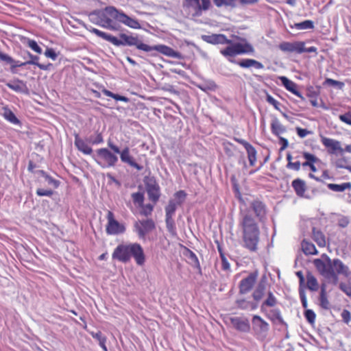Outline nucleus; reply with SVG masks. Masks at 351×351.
Listing matches in <instances>:
<instances>
[{
    "mask_svg": "<svg viewBox=\"0 0 351 351\" xmlns=\"http://www.w3.org/2000/svg\"><path fill=\"white\" fill-rule=\"evenodd\" d=\"M301 246L303 252L306 255L317 254L315 245L310 241L303 240Z\"/></svg>",
    "mask_w": 351,
    "mask_h": 351,
    "instance_id": "38",
    "label": "nucleus"
},
{
    "mask_svg": "<svg viewBox=\"0 0 351 351\" xmlns=\"http://www.w3.org/2000/svg\"><path fill=\"white\" fill-rule=\"evenodd\" d=\"M299 295H300V298L302 306L305 309H306L307 305H308L307 300H306V297L305 291L302 287H300V289H299Z\"/></svg>",
    "mask_w": 351,
    "mask_h": 351,
    "instance_id": "58",
    "label": "nucleus"
},
{
    "mask_svg": "<svg viewBox=\"0 0 351 351\" xmlns=\"http://www.w3.org/2000/svg\"><path fill=\"white\" fill-rule=\"evenodd\" d=\"M6 86L11 90L18 93H23L27 88L25 83L19 79L6 83Z\"/></svg>",
    "mask_w": 351,
    "mask_h": 351,
    "instance_id": "31",
    "label": "nucleus"
},
{
    "mask_svg": "<svg viewBox=\"0 0 351 351\" xmlns=\"http://www.w3.org/2000/svg\"><path fill=\"white\" fill-rule=\"evenodd\" d=\"M103 141L104 139L101 133H98L95 138H92V137H90L88 139V142L93 145H98L103 143Z\"/></svg>",
    "mask_w": 351,
    "mask_h": 351,
    "instance_id": "59",
    "label": "nucleus"
},
{
    "mask_svg": "<svg viewBox=\"0 0 351 351\" xmlns=\"http://www.w3.org/2000/svg\"><path fill=\"white\" fill-rule=\"evenodd\" d=\"M313 237L318 245L324 246L326 245L325 237L321 232L315 231L313 229Z\"/></svg>",
    "mask_w": 351,
    "mask_h": 351,
    "instance_id": "49",
    "label": "nucleus"
},
{
    "mask_svg": "<svg viewBox=\"0 0 351 351\" xmlns=\"http://www.w3.org/2000/svg\"><path fill=\"white\" fill-rule=\"evenodd\" d=\"M27 45L29 47H30L33 51L38 53H42V49L37 44L36 41L34 40H29L27 42Z\"/></svg>",
    "mask_w": 351,
    "mask_h": 351,
    "instance_id": "56",
    "label": "nucleus"
},
{
    "mask_svg": "<svg viewBox=\"0 0 351 351\" xmlns=\"http://www.w3.org/2000/svg\"><path fill=\"white\" fill-rule=\"evenodd\" d=\"M0 60L5 62L11 64L10 70L12 73H15V69L18 66H23L26 65V62H20L19 61L14 60L11 56L8 54L3 53L0 51Z\"/></svg>",
    "mask_w": 351,
    "mask_h": 351,
    "instance_id": "25",
    "label": "nucleus"
},
{
    "mask_svg": "<svg viewBox=\"0 0 351 351\" xmlns=\"http://www.w3.org/2000/svg\"><path fill=\"white\" fill-rule=\"evenodd\" d=\"M74 143L80 152L86 155H93V149L85 141L80 137L78 134H75Z\"/></svg>",
    "mask_w": 351,
    "mask_h": 351,
    "instance_id": "20",
    "label": "nucleus"
},
{
    "mask_svg": "<svg viewBox=\"0 0 351 351\" xmlns=\"http://www.w3.org/2000/svg\"><path fill=\"white\" fill-rule=\"evenodd\" d=\"M243 41L244 43H232L237 55L253 53L254 52L253 46L245 40Z\"/></svg>",
    "mask_w": 351,
    "mask_h": 351,
    "instance_id": "19",
    "label": "nucleus"
},
{
    "mask_svg": "<svg viewBox=\"0 0 351 351\" xmlns=\"http://www.w3.org/2000/svg\"><path fill=\"white\" fill-rule=\"evenodd\" d=\"M303 156L306 160V161L303 162L302 165L303 167L311 166V170L313 172H315L317 169L315 166V163L319 162V160L314 155L308 152H304Z\"/></svg>",
    "mask_w": 351,
    "mask_h": 351,
    "instance_id": "30",
    "label": "nucleus"
},
{
    "mask_svg": "<svg viewBox=\"0 0 351 351\" xmlns=\"http://www.w3.org/2000/svg\"><path fill=\"white\" fill-rule=\"evenodd\" d=\"M89 333L93 339H96L99 342L100 347L103 349L104 351H108L107 347L106 346V337L102 334L101 331H90Z\"/></svg>",
    "mask_w": 351,
    "mask_h": 351,
    "instance_id": "37",
    "label": "nucleus"
},
{
    "mask_svg": "<svg viewBox=\"0 0 351 351\" xmlns=\"http://www.w3.org/2000/svg\"><path fill=\"white\" fill-rule=\"evenodd\" d=\"M129 262L133 258L138 265H143L145 262V255L143 248L138 243H128Z\"/></svg>",
    "mask_w": 351,
    "mask_h": 351,
    "instance_id": "9",
    "label": "nucleus"
},
{
    "mask_svg": "<svg viewBox=\"0 0 351 351\" xmlns=\"http://www.w3.org/2000/svg\"><path fill=\"white\" fill-rule=\"evenodd\" d=\"M178 206L176 203V199H170L165 207V217H173Z\"/></svg>",
    "mask_w": 351,
    "mask_h": 351,
    "instance_id": "41",
    "label": "nucleus"
},
{
    "mask_svg": "<svg viewBox=\"0 0 351 351\" xmlns=\"http://www.w3.org/2000/svg\"><path fill=\"white\" fill-rule=\"evenodd\" d=\"M2 110L3 112L1 114L5 120L14 125H19L20 123L19 119L10 108L3 107Z\"/></svg>",
    "mask_w": 351,
    "mask_h": 351,
    "instance_id": "33",
    "label": "nucleus"
},
{
    "mask_svg": "<svg viewBox=\"0 0 351 351\" xmlns=\"http://www.w3.org/2000/svg\"><path fill=\"white\" fill-rule=\"evenodd\" d=\"M214 3L217 7L221 6H232L234 5V0H213ZM243 4H250L258 1V0H239Z\"/></svg>",
    "mask_w": 351,
    "mask_h": 351,
    "instance_id": "35",
    "label": "nucleus"
},
{
    "mask_svg": "<svg viewBox=\"0 0 351 351\" xmlns=\"http://www.w3.org/2000/svg\"><path fill=\"white\" fill-rule=\"evenodd\" d=\"M252 330L255 338L263 341L268 335L269 325L261 316L255 315L252 318Z\"/></svg>",
    "mask_w": 351,
    "mask_h": 351,
    "instance_id": "6",
    "label": "nucleus"
},
{
    "mask_svg": "<svg viewBox=\"0 0 351 351\" xmlns=\"http://www.w3.org/2000/svg\"><path fill=\"white\" fill-rule=\"evenodd\" d=\"M110 148H99L92 155L93 159L102 169L114 167L118 162V156Z\"/></svg>",
    "mask_w": 351,
    "mask_h": 351,
    "instance_id": "4",
    "label": "nucleus"
},
{
    "mask_svg": "<svg viewBox=\"0 0 351 351\" xmlns=\"http://www.w3.org/2000/svg\"><path fill=\"white\" fill-rule=\"evenodd\" d=\"M112 258L123 263H128V243H121L118 245L112 254Z\"/></svg>",
    "mask_w": 351,
    "mask_h": 351,
    "instance_id": "12",
    "label": "nucleus"
},
{
    "mask_svg": "<svg viewBox=\"0 0 351 351\" xmlns=\"http://www.w3.org/2000/svg\"><path fill=\"white\" fill-rule=\"evenodd\" d=\"M230 45L227 46L226 48L221 49L220 53L228 59V60L232 63L236 64L237 60H234L233 58L235 57L237 53H236L235 48L231 41V43H229Z\"/></svg>",
    "mask_w": 351,
    "mask_h": 351,
    "instance_id": "27",
    "label": "nucleus"
},
{
    "mask_svg": "<svg viewBox=\"0 0 351 351\" xmlns=\"http://www.w3.org/2000/svg\"><path fill=\"white\" fill-rule=\"evenodd\" d=\"M236 64L245 69L254 67L256 69H262L264 68V65L261 62L254 59H243L240 61H237Z\"/></svg>",
    "mask_w": 351,
    "mask_h": 351,
    "instance_id": "23",
    "label": "nucleus"
},
{
    "mask_svg": "<svg viewBox=\"0 0 351 351\" xmlns=\"http://www.w3.org/2000/svg\"><path fill=\"white\" fill-rule=\"evenodd\" d=\"M279 79H280V82H282V85L285 86V88L287 90L290 91L295 95H297V96L302 98L300 93L298 90L297 85L295 82L289 80L285 76H281L279 77Z\"/></svg>",
    "mask_w": 351,
    "mask_h": 351,
    "instance_id": "22",
    "label": "nucleus"
},
{
    "mask_svg": "<svg viewBox=\"0 0 351 351\" xmlns=\"http://www.w3.org/2000/svg\"><path fill=\"white\" fill-rule=\"evenodd\" d=\"M245 150L250 166H254L256 161V150L252 145L245 148Z\"/></svg>",
    "mask_w": 351,
    "mask_h": 351,
    "instance_id": "42",
    "label": "nucleus"
},
{
    "mask_svg": "<svg viewBox=\"0 0 351 351\" xmlns=\"http://www.w3.org/2000/svg\"><path fill=\"white\" fill-rule=\"evenodd\" d=\"M88 19L92 23L112 31L119 30V26L114 21L132 29L141 28L137 19L130 17L114 6H107L104 9L93 10L88 14Z\"/></svg>",
    "mask_w": 351,
    "mask_h": 351,
    "instance_id": "2",
    "label": "nucleus"
},
{
    "mask_svg": "<svg viewBox=\"0 0 351 351\" xmlns=\"http://www.w3.org/2000/svg\"><path fill=\"white\" fill-rule=\"evenodd\" d=\"M155 223L152 219L139 220L134 223V231L140 239L145 240L146 235L155 229Z\"/></svg>",
    "mask_w": 351,
    "mask_h": 351,
    "instance_id": "8",
    "label": "nucleus"
},
{
    "mask_svg": "<svg viewBox=\"0 0 351 351\" xmlns=\"http://www.w3.org/2000/svg\"><path fill=\"white\" fill-rule=\"evenodd\" d=\"M266 101L271 105H272L274 108L278 111H280V104L271 95L269 94H267L266 95Z\"/></svg>",
    "mask_w": 351,
    "mask_h": 351,
    "instance_id": "54",
    "label": "nucleus"
},
{
    "mask_svg": "<svg viewBox=\"0 0 351 351\" xmlns=\"http://www.w3.org/2000/svg\"><path fill=\"white\" fill-rule=\"evenodd\" d=\"M335 166L337 169H346L350 172H351V165H347V161L346 159H339L335 163Z\"/></svg>",
    "mask_w": 351,
    "mask_h": 351,
    "instance_id": "57",
    "label": "nucleus"
},
{
    "mask_svg": "<svg viewBox=\"0 0 351 351\" xmlns=\"http://www.w3.org/2000/svg\"><path fill=\"white\" fill-rule=\"evenodd\" d=\"M186 5L195 8V14L199 16L202 10H207L210 5V0H185Z\"/></svg>",
    "mask_w": 351,
    "mask_h": 351,
    "instance_id": "15",
    "label": "nucleus"
},
{
    "mask_svg": "<svg viewBox=\"0 0 351 351\" xmlns=\"http://www.w3.org/2000/svg\"><path fill=\"white\" fill-rule=\"evenodd\" d=\"M239 226L242 230V246L250 252H257L260 230L254 218L248 213H243Z\"/></svg>",
    "mask_w": 351,
    "mask_h": 351,
    "instance_id": "3",
    "label": "nucleus"
},
{
    "mask_svg": "<svg viewBox=\"0 0 351 351\" xmlns=\"http://www.w3.org/2000/svg\"><path fill=\"white\" fill-rule=\"evenodd\" d=\"M221 268L224 271H229L230 269V265L227 260L224 254H221Z\"/></svg>",
    "mask_w": 351,
    "mask_h": 351,
    "instance_id": "61",
    "label": "nucleus"
},
{
    "mask_svg": "<svg viewBox=\"0 0 351 351\" xmlns=\"http://www.w3.org/2000/svg\"><path fill=\"white\" fill-rule=\"evenodd\" d=\"M230 322L235 329L243 332H248L250 324L247 318L234 317L230 318Z\"/></svg>",
    "mask_w": 351,
    "mask_h": 351,
    "instance_id": "18",
    "label": "nucleus"
},
{
    "mask_svg": "<svg viewBox=\"0 0 351 351\" xmlns=\"http://www.w3.org/2000/svg\"><path fill=\"white\" fill-rule=\"evenodd\" d=\"M291 27H295L297 29H311L314 27V23L311 20H306L300 23H295Z\"/></svg>",
    "mask_w": 351,
    "mask_h": 351,
    "instance_id": "45",
    "label": "nucleus"
},
{
    "mask_svg": "<svg viewBox=\"0 0 351 351\" xmlns=\"http://www.w3.org/2000/svg\"><path fill=\"white\" fill-rule=\"evenodd\" d=\"M45 55L46 57L50 58L53 60H55L57 58V54L56 51L51 48H47L45 52Z\"/></svg>",
    "mask_w": 351,
    "mask_h": 351,
    "instance_id": "64",
    "label": "nucleus"
},
{
    "mask_svg": "<svg viewBox=\"0 0 351 351\" xmlns=\"http://www.w3.org/2000/svg\"><path fill=\"white\" fill-rule=\"evenodd\" d=\"M304 317L310 324H313L315 320V313L313 310L306 309Z\"/></svg>",
    "mask_w": 351,
    "mask_h": 351,
    "instance_id": "55",
    "label": "nucleus"
},
{
    "mask_svg": "<svg viewBox=\"0 0 351 351\" xmlns=\"http://www.w3.org/2000/svg\"><path fill=\"white\" fill-rule=\"evenodd\" d=\"M83 27L88 32L95 34L96 36L103 38L104 40L110 42L117 47L119 46H129L135 47L137 49L143 51L145 52L151 53L154 51L159 52L167 57L177 58L179 60L183 59V56L181 53L175 51L170 47L165 45H157L150 46L143 43L139 36L136 34H126L121 33L119 34V39L117 37L108 34L104 32L100 31L98 29L93 27L90 25L83 24Z\"/></svg>",
    "mask_w": 351,
    "mask_h": 351,
    "instance_id": "1",
    "label": "nucleus"
},
{
    "mask_svg": "<svg viewBox=\"0 0 351 351\" xmlns=\"http://www.w3.org/2000/svg\"><path fill=\"white\" fill-rule=\"evenodd\" d=\"M313 263L320 274L329 278V257L326 254H322V258L315 259Z\"/></svg>",
    "mask_w": 351,
    "mask_h": 351,
    "instance_id": "14",
    "label": "nucleus"
},
{
    "mask_svg": "<svg viewBox=\"0 0 351 351\" xmlns=\"http://www.w3.org/2000/svg\"><path fill=\"white\" fill-rule=\"evenodd\" d=\"M189 254L188 257L191 261V264L195 267L200 268L199 262L196 254L191 250H189Z\"/></svg>",
    "mask_w": 351,
    "mask_h": 351,
    "instance_id": "52",
    "label": "nucleus"
},
{
    "mask_svg": "<svg viewBox=\"0 0 351 351\" xmlns=\"http://www.w3.org/2000/svg\"><path fill=\"white\" fill-rule=\"evenodd\" d=\"M307 279V287L311 291H317L318 289V284L316 278L311 274H308L306 276Z\"/></svg>",
    "mask_w": 351,
    "mask_h": 351,
    "instance_id": "47",
    "label": "nucleus"
},
{
    "mask_svg": "<svg viewBox=\"0 0 351 351\" xmlns=\"http://www.w3.org/2000/svg\"><path fill=\"white\" fill-rule=\"evenodd\" d=\"M351 189L350 182H344L341 184H332L330 183V190L335 192H343L346 190Z\"/></svg>",
    "mask_w": 351,
    "mask_h": 351,
    "instance_id": "43",
    "label": "nucleus"
},
{
    "mask_svg": "<svg viewBox=\"0 0 351 351\" xmlns=\"http://www.w3.org/2000/svg\"><path fill=\"white\" fill-rule=\"evenodd\" d=\"M165 223L169 232L173 236L176 235V228L173 218L171 217H165Z\"/></svg>",
    "mask_w": 351,
    "mask_h": 351,
    "instance_id": "46",
    "label": "nucleus"
},
{
    "mask_svg": "<svg viewBox=\"0 0 351 351\" xmlns=\"http://www.w3.org/2000/svg\"><path fill=\"white\" fill-rule=\"evenodd\" d=\"M186 197V193L184 191L180 190L174 194V199L176 203L179 206H181L185 201Z\"/></svg>",
    "mask_w": 351,
    "mask_h": 351,
    "instance_id": "48",
    "label": "nucleus"
},
{
    "mask_svg": "<svg viewBox=\"0 0 351 351\" xmlns=\"http://www.w3.org/2000/svg\"><path fill=\"white\" fill-rule=\"evenodd\" d=\"M45 179L49 185H52L54 188H58L60 185V182L58 180L54 179L49 175L46 176Z\"/></svg>",
    "mask_w": 351,
    "mask_h": 351,
    "instance_id": "63",
    "label": "nucleus"
},
{
    "mask_svg": "<svg viewBox=\"0 0 351 351\" xmlns=\"http://www.w3.org/2000/svg\"><path fill=\"white\" fill-rule=\"evenodd\" d=\"M271 131L274 135L278 137L286 132L287 130L280 121L276 117H274L271 122Z\"/></svg>",
    "mask_w": 351,
    "mask_h": 351,
    "instance_id": "26",
    "label": "nucleus"
},
{
    "mask_svg": "<svg viewBox=\"0 0 351 351\" xmlns=\"http://www.w3.org/2000/svg\"><path fill=\"white\" fill-rule=\"evenodd\" d=\"M237 307L242 310H255L257 308L258 305L256 303L246 300L245 299L237 300L236 301Z\"/></svg>",
    "mask_w": 351,
    "mask_h": 351,
    "instance_id": "34",
    "label": "nucleus"
},
{
    "mask_svg": "<svg viewBox=\"0 0 351 351\" xmlns=\"http://www.w3.org/2000/svg\"><path fill=\"white\" fill-rule=\"evenodd\" d=\"M266 292V282L264 280H261L258 282L255 289L252 293V298L254 301L259 302L261 300L265 295Z\"/></svg>",
    "mask_w": 351,
    "mask_h": 351,
    "instance_id": "24",
    "label": "nucleus"
},
{
    "mask_svg": "<svg viewBox=\"0 0 351 351\" xmlns=\"http://www.w3.org/2000/svg\"><path fill=\"white\" fill-rule=\"evenodd\" d=\"M339 289L348 296H351V284H345V282H341L339 284Z\"/></svg>",
    "mask_w": 351,
    "mask_h": 351,
    "instance_id": "60",
    "label": "nucleus"
},
{
    "mask_svg": "<svg viewBox=\"0 0 351 351\" xmlns=\"http://www.w3.org/2000/svg\"><path fill=\"white\" fill-rule=\"evenodd\" d=\"M292 186L298 196L303 197L306 190V183L304 180L297 178L292 182Z\"/></svg>",
    "mask_w": 351,
    "mask_h": 351,
    "instance_id": "28",
    "label": "nucleus"
},
{
    "mask_svg": "<svg viewBox=\"0 0 351 351\" xmlns=\"http://www.w3.org/2000/svg\"><path fill=\"white\" fill-rule=\"evenodd\" d=\"M132 198L134 204H138L139 206H143L144 202V195L141 192L132 194Z\"/></svg>",
    "mask_w": 351,
    "mask_h": 351,
    "instance_id": "51",
    "label": "nucleus"
},
{
    "mask_svg": "<svg viewBox=\"0 0 351 351\" xmlns=\"http://www.w3.org/2000/svg\"><path fill=\"white\" fill-rule=\"evenodd\" d=\"M108 223L106 227V234L108 235H118L125 232V226L114 219L112 211H108L106 215Z\"/></svg>",
    "mask_w": 351,
    "mask_h": 351,
    "instance_id": "7",
    "label": "nucleus"
},
{
    "mask_svg": "<svg viewBox=\"0 0 351 351\" xmlns=\"http://www.w3.org/2000/svg\"><path fill=\"white\" fill-rule=\"evenodd\" d=\"M341 317L343 319V321L345 322V323H347L348 324L349 322L350 321L351 319V315H350V313L349 311V310L348 309H343L342 311H341Z\"/></svg>",
    "mask_w": 351,
    "mask_h": 351,
    "instance_id": "62",
    "label": "nucleus"
},
{
    "mask_svg": "<svg viewBox=\"0 0 351 351\" xmlns=\"http://www.w3.org/2000/svg\"><path fill=\"white\" fill-rule=\"evenodd\" d=\"M303 43L302 42H282L279 45V49L285 52L298 53H304Z\"/></svg>",
    "mask_w": 351,
    "mask_h": 351,
    "instance_id": "17",
    "label": "nucleus"
},
{
    "mask_svg": "<svg viewBox=\"0 0 351 351\" xmlns=\"http://www.w3.org/2000/svg\"><path fill=\"white\" fill-rule=\"evenodd\" d=\"M330 150L340 154L344 152V149L341 148V143L338 141L332 139H330Z\"/></svg>",
    "mask_w": 351,
    "mask_h": 351,
    "instance_id": "50",
    "label": "nucleus"
},
{
    "mask_svg": "<svg viewBox=\"0 0 351 351\" xmlns=\"http://www.w3.org/2000/svg\"><path fill=\"white\" fill-rule=\"evenodd\" d=\"M319 300V304L322 308L325 309L329 308V302L327 300L326 285L325 284H323L321 287Z\"/></svg>",
    "mask_w": 351,
    "mask_h": 351,
    "instance_id": "39",
    "label": "nucleus"
},
{
    "mask_svg": "<svg viewBox=\"0 0 351 351\" xmlns=\"http://www.w3.org/2000/svg\"><path fill=\"white\" fill-rule=\"evenodd\" d=\"M108 147L114 153L120 155V159L122 162L128 164L132 167L135 168L138 171H141L143 169L142 165H138L134 158L130 154V150L129 147H125L122 150L115 145L111 140L108 141Z\"/></svg>",
    "mask_w": 351,
    "mask_h": 351,
    "instance_id": "5",
    "label": "nucleus"
},
{
    "mask_svg": "<svg viewBox=\"0 0 351 351\" xmlns=\"http://www.w3.org/2000/svg\"><path fill=\"white\" fill-rule=\"evenodd\" d=\"M266 317L271 321L278 322L279 324H284V320L281 315L280 311L278 308L271 309L268 313H265Z\"/></svg>",
    "mask_w": 351,
    "mask_h": 351,
    "instance_id": "36",
    "label": "nucleus"
},
{
    "mask_svg": "<svg viewBox=\"0 0 351 351\" xmlns=\"http://www.w3.org/2000/svg\"><path fill=\"white\" fill-rule=\"evenodd\" d=\"M197 87L204 92L213 91L217 88V84L212 80L197 85Z\"/></svg>",
    "mask_w": 351,
    "mask_h": 351,
    "instance_id": "44",
    "label": "nucleus"
},
{
    "mask_svg": "<svg viewBox=\"0 0 351 351\" xmlns=\"http://www.w3.org/2000/svg\"><path fill=\"white\" fill-rule=\"evenodd\" d=\"M336 274H343L346 276L349 275L348 267L339 260H334L332 263H330V278L332 279L334 283L338 282Z\"/></svg>",
    "mask_w": 351,
    "mask_h": 351,
    "instance_id": "11",
    "label": "nucleus"
},
{
    "mask_svg": "<svg viewBox=\"0 0 351 351\" xmlns=\"http://www.w3.org/2000/svg\"><path fill=\"white\" fill-rule=\"evenodd\" d=\"M257 276L256 272H252L247 277L243 278L239 282V293L245 294L250 292L256 281Z\"/></svg>",
    "mask_w": 351,
    "mask_h": 351,
    "instance_id": "13",
    "label": "nucleus"
},
{
    "mask_svg": "<svg viewBox=\"0 0 351 351\" xmlns=\"http://www.w3.org/2000/svg\"><path fill=\"white\" fill-rule=\"evenodd\" d=\"M278 303V300L274 293L269 291L267 292V299L261 305V311L262 313H265L266 307H274Z\"/></svg>",
    "mask_w": 351,
    "mask_h": 351,
    "instance_id": "29",
    "label": "nucleus"
},
{
    "mask_svg": "<svg viewBox=\"0 0 351 351\" xmlns=\"http://www.w3.org/2000/svg\"><path fill=\"white\" fill-rule=\"evenodd\" d=\"M250 206L254 211L256 217L260 221H262L265 218L267 213V208L265 203L258 199H256L250 202Z\"/></svg>",
    "mask_w": 351,
    "mask_h": 351,
    "instance_id": "16",
    "label": "nucleus"
},
{
    "mask_svg": "<svg viewBox=\"0 0 351 351\" xmlns=\"http://www.w3.org/2000/svg\"><path fill=\"white\" fill-rule=\"evenodd\" d=\"M202 38L204 41L211 44H225L231 43V40H228L223 34H213L211 36H203Z\"/></svg>",
    "mask_w": 351,
    "mask_h": 351,
    "instance_id": "21",
    "label": "nucleus"
},
{
    "mask_svg": "<svg viewBox=\"0 0 351 351\" xmlns=\"http://www.w3.org/2000/svg\"><path fill=\"white\" fill-rule=\"evenodd\" d=\"M145 184L149 199L156 203L160 196V186L154 177H146Z\"/></svg>",
    "mask_w": 351,
    "mask_h": 351,
    "instance_id": "10",
    "label": "nucleus"
},
{
    "mask_svg": "<svg viewBox=\"0 0 351 351\" xmlns=\"http://www.w3.org/2000/svg\"><path fill=\"white\" fill-rule=\"evenodd\" d=\"M332 221L339 227L346 228L350 223V220L347 217L340 215V214L333 213Z\"/></svg>",
    "mask_w": 351,
    "mask_h": 351,
    "instance_id": "32",
    "label": "nucleus"
},
{
    "mask_svg": "<svg viewBox=\"0 0 351 351\" xmlns=\"http://www.w3.org/2000/svg\"><path fill=\"white\" fill-rule=\"evenodd\" d=\"M141 207H142L143 208L141 212V215H145L146 217L150 215L154 209V206L150 204H147L145 205L143 204V206H141Z\"/></svg>",
    "mask_w": 351,
    "mask_h": 351,
    "instance_id": "53",
    "label": "nucleus"
},
{
    "mask_svg": "<svg viewBox=\"0 0 351 351\" xmlns=\"http://www.w3.org/2000/svg\"><path fill=\"white\" fill-rule=\"evenodd\" d=\"M27 56L29 58V60L26 61V64H34L36 65L40 69L42 70H47L49 65H45L43 64H40L38 60L39 59V57L37 56L32 55L31 53L28 52Z\"/></svg>",
    "mask_w": 351,
    "mask_h": 351,
    "instance_id": "40",
    "label": "nucleus"
}]
</instances>
